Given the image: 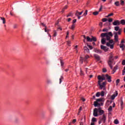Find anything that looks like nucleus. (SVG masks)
<instances>
[{"label":"nucleus","mask_w":125,"mask_h":125,"mask_svg":"<svg viewBox=\"0 0 125 125\" xmlns=\"http://www.w3.org/2000/svg\"><path fill=\"white\" fill-rule=\"evenodd\" d=\"M15 13L20 16H28V15H36L31 8L26 6H21L17 10H14Z\"/></svg>","instance_id":"f257e3e1"},{"label":"nucleus","mask_w":125,"mask_h":125,"mask_svg":"<svg viewBox=\"0 0 125 125\" xmlns=\"http://www.w3.org/2000/svg\"><path fill=\"white\" fill-rule=\"evenodd\" d=\"M113 37V34L111 32H107V33H103L102 34H101V37L102 38L106 37V41H109V42H107V43H108L109 44H113L114 42L113 40H110L111 39V37Z\"/></svg>","instance_id":"f03ea898"},{"label":"nucleus","mask_w":125,"mask_h":125,"mask_svg":"<svg viewBox=\"0 0 125 125\" xmlns=\"http://www.w3.org/2000/svg\"><path fill=\"white\" fill-rule=\"evenodd\" d=\"M98 80H99V81H98V84L100 86V89H102L103 88H104L105 86L106 82H103V83L101 84V83L103 81L105 80V76L103 75L102 77L100 75L98 76Z\"/></svg>","instance_id":"7ed1b4c3"},{"label":"nucleus","mask_w":125,"mask_h":125,"mask_svg":"<svg viewBox=\"0 0 125 125\" xmlns=\"http://www.w3.org/2000/svg\"><path fill=\"white\" fill-rule=\"evenodd\" d=\"M113 61H114V58H113V53H110V56L108 58V60L107 62L108 63V65L110 67V68L111 69H113V66H112V64L113 63Z\"/></svg>","instance_id":"20e7f679"},{"label":"nucleus","mask_w":125,"mask_h":125,"mask_svg":"<svg viewBox=\"0 0 125 125\" xmlns=\"http://www.w3.org/2000/svg\"><path fill=\"white\" fill-rule=\"evenodd\" d=\"M106 119V117L105 114H103L102 116H100L99 121V125L100 124H102V122H103V123L104 124L105 123Z\"/></svg>","instance_id":"39448f33"},{"label":"nucleus","mask_w":125,"mask_h":125,"mask_svg":"<svg viewBox=\"0 0 125 125\" xmlns=\"http://www.w3.org/2000/svg\"><path fill=\"white\" fill-rule=\"evenodd\" d=\"M114 30L116 32H118L117 33H118V35H121L122 34V29H120V27L119 26H115L114 27Z\"/></svg>","instance_id":"423d86ee"},{"label":"nucleus","mask_w":125,"mask_h":125,"mask_svg":"<svg viewBox=\"0 0 125 125\" xmlns=\"http://www.w3.org/2000/svg\"><path fill=\"white\" fill-rule=\"evenodd\" d=\"M102 8H103V6L101 5V7L99 9V11H96V12H93V15H94L95 16H96V15H98V14H99V12H100V11H101L102 10Z\"/></svg>","instance_id":"0eeeda50"},{"label":"nucleus","mask_w":125,"mask_h":125,"mask_svg":"<svg viewBox=\"0 0 125 125\" xmlns=\"http://www.w3.org/2000/svg\"><path fill=\"white\" fill-rule=\"evenodd\" d=\"M112 24L114 26H119L120 25V21L119 20H115L112 22Z\"/></svg>","instance_id":"6e6552de"},{"label":"nucleus","mask_w":125,"mask_h":125,"mask_svg":"<svg viewBox=\"0 0 125 125\" xmlns=\"http://www.w3.org/2000/svg\"><path fill=\"white\" fill-rule=\"evenodd\" d=\"M98 111L97 108H95L93 111V116L95 117H98Z\"/></svg>","instance_id":"1a4fd4ad"},{"label":"nucleus","mask_w":125,"mask_h":125,"mask_svg":"<svg viewBox=\"0 0 125 125\" xmlns=\"http://www.w3.org/2000/svg\"><path fill=\"white\" fill-rule=\"evenodd\" d=\"M105 78L109 83H110L111 81V77L109 76L108 74L105 75Z\"/></svg>","instance_id":"9d476101"},{"label":"nucleus","mask_w":125,"mask_h":125,"mask_svg":"<svg viewBox=\"0 0 125 125\" xmlns=\"http://www.w3.org/2000/svg\"><path fill=\"white\" fill-rule=\"evenodd\" d=\"M83 13V11H82L81 12H79V11H76L75 13V16H80L82 15Z\"/></svg>","instance_id":"9b49d317"},{"label":"nucleus","mask_w":125,"mask_h":125,"mask_svg":"<svg viewBox=\"0 0 125 125\" xmlns=\"http://www.w3.org/2000/svg\"><path fill=\"white\" fill-rule=\"evenodd\" d=\"M118 96V92L117 91H115V94H113L111 97V100H114L115 98H116V96Z\"/></svg>","instance_id":"f8f14e48"},{"label":"nucleus","mask_w":125,"mask_h":125,"mask_svg":"<svg viewBox=\"0 0 125 125\" xmlns=\"http://www.w3.org/2000/svg\"><path fill=\"white\" fill-rule=\"evenodd\" d=\"M84 53H86L87 54L90 53L89 49H88V48L86 46L84 47Z\"/></svg>","instance_id":"ddd939ff"},{"label":"nucleus","mask_w":125,"mask_h":125,"mask_svg":"<svg viewBox=\"0 0 125 125\" xmlns=\"http://www.w3.org/2000/svg\"><path fill=\"white\" fill-rule=\"evenodd\" d=\"M98 112H99V116H101L103 113H104V111L100 108L98 109Z\"/></svg>","instance_id":"4468645a"},{"label":"nucleus","mask_w":125,"mask_h":125,"mask_svg":"<svg viewBox=\"0 0 125 125\" xmlns=\"http://www.w3.org/2000/svg\"><path fill=\"white\" fill-rule=\"evenodd\" d=\"M107 41V40L106 39V37L105 38H104V37L102 38V41H101L102 44H105V43H106L105 41Z\"/></svg>","instance_id":"2eb2a0df"},{"label":"nucleus","mask_w":125,"mask_h":125,"mask_svg":"<svg viewBox=\"0 0 125 125\" xmlns=\"http://www.w3.org/2000/svg\"><path fill=\"white\" fill-rule=\"evenodd\" d=\"M106 45L108 47H110V48H111V49H113V47H114L113 44H110L109 43H106Z\"/></svg>","instance_id":"dca6fc26"},{"label":"nucleus","mask_w":125,"mask_h":125,"mask_svg":"<svg viewBox=\"0 0 125 125\" xmlns=\"http://www.w3.org/2000/svg\"><path fill=\"white\" fill-rule=\"evenodd\" d=\"M94 57L95 59H96L98 61H99L100 60V56L97 54H94Z\"/></svg>","instance_id":"f3484780"},{"label":"nucleus","mask_w":125,"mask_h":125,"mask_svg":"<svg viewBox=\"0 0 125 125\" xmlns=\"http://www.w3.org/2000/svg\"><path fill=\"white\" fill-rule=\"evenodd\" d=\"M95 52L97 53V54H102V51H101V50H99V49H95Z\"/></svg>","instance_id":"a211bd4d"},{"label":"nucleus","mask_w":125,"mask_h":125,"mask_svg":"<svg viewBox=\"0 0 125 125\" xmlns=\"http://www.w3.org/2000/svg\"><path fill=\"white\" fill-rule=\"evenodd\" d=\"M89 58V55H86L85 56V58L83 59V61L85 62Z\"/></svg>","instance_id":"6ab92c4d"},{"label":"nucleus","mask_w":125,"mask_h":125,"mask_svg":"<svg viewBox=\"0 0 125 125\" xmlns=\"http://www.w3.org/2000/svg\"><path fill=\"white\" fill-rule=\"evenodd\" d=\"M102 101H103V99L100 98V99H96V101L94 102V103H99V102H102Z\"/></svg>","instance_id":"aec40b11"},{"label":"nucleus","mask_w":125,"mask_h":125,"mask_svg":"<svg viewBox=\"0 0 125 125\" xmlns=\"http://www.w3.org/2000/svg\"><path fill=\"white\" fill-rule=\"evenodd\" d=\"M94 106L95 107L100 106H101V104L100 103H97H97H95L94 102Z\"/></svg>","instance_id":"412c9836"},{"label":"nucleus","mask_w":125,"mask_h":125,"mask_svg":"<svg viewBox=\"0 0 125 125\" xmlns=\"http://www.w3.org/2000/svg\"><path fill=\"white\" fill-rule=\"evenodd\" d=\"M120 24H122L123 25H125V20H121V21H120Z\"/></svg>","instance_id":"4be33fe9"},{"label":"nucleus","mask_w":125,"mask_h":125,"mask_svg":"<svg viewBox=\"0 0 125 125\" xmlns=\"http://www.w3.org/2000/svg\"><path fill=\"white\" fill-rule=\"evenodd\" d=\"M120 47L121 48H122V50H124V48L125 47V44H124L123 43H121V44H120Z\"/></svg>","instance_id":"5701e85b"},{"label":"nucleus","mask_w":125,"mask_h":125,"mask_svg":"<svg viewBox=\"0 0 125 125\" xmlns=\"http://www.w3.org/2000/svg\"><path fill=\"white\" fill-rule=\"evenodd\" d=\"M0 19H1V20H2L3 24L6 23V20L4 18L1 17V18H0Z\"/></svg>","instance_id":"b1692460"},{"label":"nucleus","mask_w":125,"mask_h":125,"mask_svg":"<svg viewBox=\"0 0 125 125\" xmlns=\"http://www.w3.org/2000/svg\"><path fill=\"white\" fill-rule=\"evenodd\" d=\"M67 8H68V5H65L62 9V12H64V11H65V9H67Z\"/></svg>","instance_id":"393cba45"},{"label":"nucleus","mask_w":125,"mask_h":125,"mask_svg":"<svg viewBox=\"0 0 125 125\" xmlns=\"http://www.w3.org/2000/svg\"><path fill=\"white\" fill-rule=\"evenodd\" d=\"M117 69H118V65H116V66L114 67V69H113V71H114V73H113V74L116 72Z\"/></svg>","instance_id":"a878e982"},{"label":"nucleus","mask_w":125,"mask_h":125,"mask_svg":"<svg viewBox=\"0 0 125 125\" xmlns=\"http://www.w3.org/2000/svg\"><path fill=\"white\" fill-rule=\"evenodd\" d=\"M113 34L114 35V38H118V34H119L118 32L114 31L113 32Z\"/></svg>","instance_id":"bb28decb"},{"label":"nucleus","mask_w":125,"mask_h":125,"mask_svg":"<svg viewBox=\"0 0 125 125\" xmlns=\"http://www.w3.org/2000/svg\"><path fill=\"white\" fill-rule=\"evenodd\" d=\"M114 4L116 5V6H120V2L118 1H116L114 3Z\"/></svg>","instance_id":"cd10ccee"},{"label":"nucleus","mask_w":125,"mask_h":125,"mask_svg":"<svg viewBox=\"0 0 125 125\" xmlns=\"http://www.w3.org/2000/svg\"><path fill=\"white\" fill-rule=\"evenodd\" d=\"M91 42H96L97 41V39H96V37H92V38H91Z\"/></svg>","instance_id":"c85d7f7f"},{"label":"nucleus","mask_w":125,"mask_h":125,"mask_svg":"<svg viewBox=\"0 0 125 125\" xmlns=\"http://www.w3.org/2000/svg\"><path fill=\"white\" fill-rule=\"evenodd\" d=\"M86 39L87 40V42H91V38H90L89 37L87 36Z\"/></svg>","instance_id":"c756f323"},{"label":"nucleus","mask_w":125,"mask_h":125,"mask_svg":"<svg viewBox=\"0 0 125 125\" xmlns=\"http://www.w3.org/2000/svg\"><path fill=\"white\" fill-rule=\"evenodd\" d=\"M75 24L73 23V24L71 25L70 29L72 30H74L75 29Z\"/></svg>","instance_id":"7c9ffc66"},{"label":"nucleus","mask_w":125,"mask_h":125,"mask_svg":"<svg viewBox=\"0 0 125 125\" xmlns=\"http://www.w3.org/2000/svg\"><path fill=\"white\" fill-rule=\"evenodd\" d=\"M53 37H57V32L56 30L53 31Z\"/></svg>","instance_id":"2f4dec72"},{"label":"nucleus","mask_w":125,"mask_h":125,"mask_svg":"<svg viewBox=\"0 0 125 125\" xmlns=\"http://www.w3.org/2000/svg\"><path fill=\"white\" fill-rule=\"evenodd\" d=\"M63 79V76H61L59 79V83H62V80Z\"/></svg>","instance_id":"473e14b6"},{"label":"nucleus","mask_w":125,"mask_h":125,"mask_svg":"<svg viewBox=\"0 0 125 125\" xmlns=\"http://www.w3.org/2000/svg\"><path fill=\"white\" fill-rule=\"evenodd\" d=\"M114 124L116 125H118L119 124V121L117 119H115L114 121Z\"/></svg>","instance_id":"72a5a7b5"},{"label":"nucleus","mask_w":125,"mask_h":125,"mask_svg":"<svg viewBox=\"0 0 125 125\" xmlns=\"http://www.w3.org/2000/svg\"><path fill=\"white\" fill-rule=\"evenodd\" d=\"M96 121H97L96 118L93 117V118L92 119V122L94 123V122H96Z\"/></svg>","instance_id":"f704fd0d"},{"label":"nucleus","mask_w":125,"mask_h":125,"mask_svg":"<svg viewBox=\"0 0 125 125\" xmlns=\"http://www.w3.org/2000/svg\"><path fill=\"white\" fill-rule=\"evenodd\" d=\"M100 96V92H97V93L96 94V96L97 97H99Z\"/></svg>","instance_id":"c9c22d12"},{"label":"nucleus","mask_w":125,"mask_h":125,"mask_svg":"<svg viewBox=\"0 0 125 125\" xmlns=\"http://www.w3.org/2000/svg\"><path fill=\"white\" fill-rule=\"evenodd\" d=\"M105 48H106V46H104V45H101V49L104 50V49Z\"/></svg>","instance_id":"e433bc0d"},{"label":"nucleus","mask_w":125,"mask_h":125,"mask_svg":"<svg viewBox=\"0 0 125 125\" xmlns=\"http://www.w3.org/2000/svg\"><path fill=\"white\" fill-rule=\"evenodd\" d=\"M100 95L101 96H104V91H102V92L100 93Z\"/></svg>","instance_id":"4c0bfd02"},{"label":"nucleus","mask_w":125,"mask_h":125,"mask_svg":"<svg viewBox=\"0 0 125 125\" xmlns=\"http://www.w3.org/2000/svg\"><path fill=\"white\" fill-rule=\"evenodd\" d=\"M74 15V14L72 12H70L67 15V16H72Z\"/></svg>","instance_id":"58836bf2"},{"label":"nucleus","mask_w":125,"mask_h":125,"mask_svg":"<svg viewBox=\"0 0 125 125\" xmlns=\"http://www.w3.org/2000/svg\"><path fill=\"white\" fill-rule=\"evenodd\" d=\"M121 5H125V1L121 0Z\"/></svg>","instance_id":"ea45409f"},{"label":"nucleus","mask_w":125,"mask_h":125,"mask_svg":"<svg viewBox=\"0 0 125 125\" xmlns=\"http://www.w3.org/2000/svg\"><path fill=\"white\" fill-rule=\"evenodd\" d=\"M109 48L107 47H106V48H104L103 50L105 52H107L108 51Z\"/></svg>","instance_id":"a19ab883"},{"label":"nucleus","mask_w":125,"mask_h":125,"mask_svg":"<svg viewBox=\"0 0 125 125\" xmlns=\"http://www.w3.org/2000/svg\"><path fill=\"white\" fill-rule=\"evenodd\" d=\"M63 64H64V62H63V61L61 60V66L62 67Z\"/></svg>","instance_id":"79ce46f5"},{"label":"nucleus","mask_w":125,"mask_h":125,"mask_svg":"<svg viewBox=\"0 0 125 125\" xmlns=\"http://www.w3.org/2000/svg\"><path fill=\"white\" fill-rule=\"evenodd\" d=\"M80 75H81V76H83V71H82L81 68H80Z\"/></svg>","instance_id":"37998d69"},{"label":"nucleus","mask_w":125,"mask_h":125,"mask_svg":"<svg viewBox=\"0 0 125 125\" xmlns=\"http://www.w3.org/2000/svg\"><path fill=\"white\" fill-rule=\"evenodd\" d=\"M107 21H108L107 19H106V18H104V19L102 20V21H103V22Z\"/></svg>","instance_id":"c03bdc74"},{"label":"nucleus","mask_w":125,"mask_h":125,"mask_svg":"<svg viewBox=\"0 0 125 125\" xmlns=\"http://www.w3.org/2000/svg\"><path fill=\"white\" fill-rule=\"evenodd\" d=\"M71 43V42H70V41H67V44L68 45V46H70V44Z\"/></svg>","instance_id":"a18cd8bd"},{"label":"nucleus","mask_w":125,"mask_h":125,"mask_svg":"<svg viewBox=\"0 0 125 125\" xmlns=\"http://www.w3.org/2000/svg\"><path fill=\"white\" fill-rule=\"evenodd\" d=\"M83 15H84V16H86V15H87V10H86L85 11V12H84Z\"/></svg>","instance_id":"49530a36"},{"label":"nucleus","mask_w":125,"mask_h":125,"mask_svg":"<svg viewBox=\"0 0 125 125\" xmlns=\"http://www.w3.org/2000/svg\"><path fill=\"white\" fill-rule=\"evenodd\" d=\"M87 45L89 47V48H90L91 50L93 49V47L92 46H91L90 45L87 44Z\"/></svg>","instance_id":"de8ad7c7"},{"label":"nucleus","mask_w":125,"mask_h":125,"mask_svg":"<svg viewBox=\"0 0 125 125\" xmlns=\"http://www.w3.org/2000/svg\"><path fill=\"white\" fill-rule=\"evenodd\" d=\"M120 79H117V81H116V83H117V85H118L119 84V83H120Z\"/></svg>","instance_id":"09e8293b"},{"label":"nucleus","mask_w":125,"mask_h":125,"mask_svg":"<svg viewBox=\"0 0 125 125\" xmlns=\"http://www.w3.org/2000/svg\"><path fill=\"white\" fill-rule=\"evenodd\" d=\"M122 64L123 65H125V60H124L123 61H122Z\"/></svg>","instance_id":"8fccbe9b"},{"label":"nucleus","mask_w":125,"mask_h":125,"mask_svg":"<svg viewBox=\"0 0 125 125\" xmlns=\"http://www.w3.org/2000/svg\"><path fill=\"white\" fill-rule=\"evenodd\" d=\"M113 15H114V13H111L107 15V16H113Z\"/></svg>","instance_id":"3c124183"},{"label":"nucleus","mask_w":125,"mask_h":125,"mask_svg":"<svg viewBox=\"0 0 125 125\" xmlns=\"http://www.w3.org/2000/svg\"><path fill=\"white\" fill-rule=\"evenodd\" d=\"M112 106H110L109 107V108H108V111H112Z\"/></svg>","instance_id":"603ef678"},{"label":"nucleus","mask_w":125,"mask_h":125,"mask_svg":"<svg viewBox=\"0 0 125 125\" xmlns=\"http://www.w3.org/2000/svg\"><path fill=\"white\" fill-rule=\"evenodd\" d=\"M108 31V29H106V28H104L103 30V32H107Z\"/></svg>","instance_id":"864d4df0"},{"label":"nucleus","mask_w":125,"mask_h":125,"mask_svg":"<svg viewBox=\"0 0 125 125\" xmlns=\"http://www.w3.org/2000/svg\"><path fill=\"white\" fill-rule=\"evenodd\" d=\"M51 82L50 80H47V83L49 84V83H51Z\"/></svg>","instance_id":"5fc2aeb1"},{"label":"nucleus","mask_w":125,"mask_h":125,"mask_svg":"<svg viewBox=\"0 0 125 125\" xmlns=\"http://www.w3.org/2000/svg\"><path fill=\"white\" fill-rule=\"evenodd\" d=\"M108 21L109 22H111L113 21V19H109Z\"/></svg>","instance_id":"6e6d98bb"},{"label":"nucleus","mask_w":125,"mask_h":125,"mask_svg":"<svg viewBox=\"0 0 125 125\" xmlns=\"http://www.w3.org/2000/svg\"><path fill=\"white\" fill-rule=\"evenodd\" d=\"M83 59L80 60V63H81V64H83Z\"/></svg>","instance_id":"4d7b16f0"},{"label":"nucleus","mask_w":125,"mask_h":125,"mask_svg":"<svg viewBox=\"0 0 125 125\" xmlns=\"http://www.w3.org/2000/svg\"><path fill=\"white\" fill-rule=\"evenodd\" d=\"M123 104H124L123 101V100H121V107H123Z\"/></svg>","instance_id":"13d9d810"},{"label":"nucleus","mask_w":125,"mask_h":125,"mask_svg":"<svg viewBox=\"0 0 125 125\" xmlns=\"http://www.w3.org/2000/svg\"><path fill=\"white\" fill-rule=\"evenodd\" d=\"M114 40L116 42H117L118 41V37H114Z\"/></svg>","instance_id":"bf43d9fd"},{"label":"nucleus","mask_w":125,"mask_h":125,"mask_svg":"<svg viewBox=\"0 0 125 125\" xmlns=\"http://www.w3.org/2000/svg\"><path fill=\"white\" fill-rule=\"evenodd\" d=\"M13 28H14V29L17 28V24H14V25H13Z\"/></svg>","instance_id":"052dcab7"},{"label":"nucleus","mask_w":125,"mask_h":125,"mask_svg":"<svg viewBox=\"0 0 125 125\" xmlns=\"http://www.w3.org/2000/svg\"><path fill=\"white\" fill-rule=\"evenodd\" d=\"M19 121V119L16 118V119H15V122H16V123H18Z\"/></svg>","instance_id":"680f3d73"},{"label":"nucleus","mask_w":125,"mask_h":125,"mask_svg":"<svg viewBox=\"0 0 125 125\" xmlns=\"http://www.w3.org/2000/svg\"><path fill=\"white\" fill-rule=\"evenodd\" d=\"M125 70H122V75H125Z\"/></svg>","instance_id":"e2e57ef3"},{"label":"nucleus","mask_w":125,"mask_h":125,"mask_svg":"<svg viewBox=\"0 0 125 125\" xmlns=\"http://www.w3.org/2000/svg\"><path fill=\"white\" fill-rule=\"evenodd\" d=\"M106 71H107V70H106L105 68H104V69H103V72L104 73H105Z\"/></svg>","instance_id":"0e129e2a"},{"label":"nucleus","mask_w":125,"mask_h":125,"mask_svg":"<svg viewBox=\"0 0 125 125\" xmlns=\"http://www.w3.org/2000/svg\"><path fill=\"white\" fill-rule=\"evenodd\" d=\"M77 21V20L74 19L73 20V24H75Z\"/></svg>","instance_id":"69168bd1"},{"label":"nucleus","mask_w":125,"mask_h":125,"mask_svg":"<svg viewBox=\"0 0 125 125\" xmlns=\"http://www.w3.org/2000/svg\"><path fill=\"white\" fill-rule=\"evenodd\" d=\"M41 25L42 26H43V27H45L46 28V26L45 24H43V23H42Z\"/></svg>","instance_id":"338daca9"},{"label":"nucleus","mask_w":125,"mask_h":125,"mask_svg":"<svg viewBox=\"0 0 125 125\" xmlns=\"http://www.w3.org/2000/svg\"><path fill=\"white\" fill-rule=\"evenodd\" d=\"M99 25L100 27H102V25H103V22H100L99 23Z\"/></svg>","instance_id":"774afa93"}]
</instances>
